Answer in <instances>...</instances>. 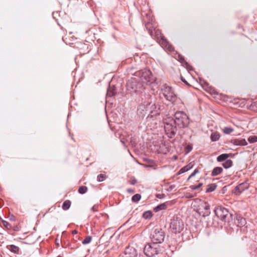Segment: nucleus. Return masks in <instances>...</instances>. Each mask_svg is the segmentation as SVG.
Returning a JSON list of instances; mask_svg holds the SVG:
<instances>
[{
	"label": "nucleus",
	"instance_id": "obj_1",
	"mask_svg": "<svg viewBox=\"0 0 257 257\" xmlns=\"http://www.w3.org/2000/svg\"><path fill=\"white\" fill-rule=\"evenodd\" d=\"M160 100V97L146 94L144 98H142V104L146 107V110L151 114V116H153L159 115L162 111Z\"/></svg>",
	"mask_w": 257,
	"mask_h": 257
},
{
	"label": "nucleus",
	"instance_id": "obj_2",
	"mask_svg": "<svg viewBox=\"0 0 257 257\" xmlns=\"http://www.w3.org/2000/svg\"><path fill=\"white\" fill-rule=\"evenodd\" d=\"M174 121L175 125L179 128H185L189 123V117L183 111H177L174 114Z\"/></svg>",
	"mask_w": 257,
	"mask_h": 257
},
{
	"label": "nucleus",
	"instance_id": "obj_3",
	"mask_svg": "<svg viewBox=\"0 0 257 257\" xmlns=\"http://www.w3.org/2000/svg\"><path fill=\"white\" fill-rule=\"evenodd\" d=\"M164 129L168 137L172 138L176 134L177 125L173 118L167 117L164 118Z\"/></svg>",
	"mask_w": 257,
	"mask_h": 257
},
{
	"label": "nucleus",
	"instance_id": "obj_4",
	"mask_svg": "<svg viewBox=\"0 0 257 257\" xmlns=\"http://www.w3.org/2000/svg\"><path fill=\"white\" fill-rule=\"evenodd\" d=\"M160 251V245L153 242L147 244L144 248V253L148 257H153L158 254Z\"/></svg>",
	"mask_w": 257,
	"mask_h": 257
},
{
	"label": "nucleus",
	"instance_id": "obj_5",
	"mask_svg": "<svg viewBox=\"0 0 257 257\" xmlns=\"http://www.w3.org/2000/svg\"><path fill=\"white\" fill-rule=\"evenodd\" d=\"M214 212L216 216L223 221L229 222L232 220V214L224 207L219 206L214 210Z\"/></svg>",
	"mask_w": 257,
	"mask_h": 257
},
{
	"label": "nucleus",
	"instance_id": "obj_6",
	"mask_svg": "<svg viewBox=\"0 0 257 257\" xmlns=\"http://www.w3.org/2000/svg\"><path fill=\"white\" fill-rule=\"evenodd\" d=\"M161 92L167 100L172 103L174 102L176 100L177 95L172 87L164 84L162 86Z\"/></svg>",
	"mask_w": 257,
	"mask_h": 257
},
{
	"label": "nucleus",
	"instance_id": "obj_7",
	"mask_svg": "<svg viewBox=\"0 0 257 257\" xmlns=\"http://www.w3.org/2000/svg\"><path fill=\"white\" fill-rule=\"evenodd\" d=\"M154 30L155 37L162 47L170 51H172L174 49L173 46L169 44L164 36L161 33V31L159 29Z\"/></svg>",
	"mask_w": 257,
	"mask_h": 257
},
{
	"label": "nucleus",
	"instance_id": "obj_8",
	"mask_svg": "<svg viewBox=\"0 0 257 257\" xmlns=\"http://www.w3.org/2000/svg\"><path fill=\"white\" fill-rule=\"evenodd\" d=\"M170 227L172 232L176 234L180 233L184 228V222L179 217H174L171 220Z\"/></svg>",
	"mask_w": 257,
	"mask_h": 257
},
{
	"label": "nucleus",
	"instance_id": "obj_9",
	"mask_svg": "<svg viewBox=\"0 0 257 257\" xmlns=\"http://www.w3.org/2000/svg\"><path fill=\"white\" fill-rule=\"evenodd\" d=\"M150 238L152 242L159 244L164 241L165 233L162 229L156 228L152 232Z\"/></svg>",
	"mask_w": 257,
	"mask_h": 257
},
{
	"label": "nucleus",
	"instance_id": "obj_10",
	"mask_svg": "<svg viewBox=\"0 0 257 257\" xmlns=\"http://www.w3.org/2000/svg\"><path fill=\"white\" fill-rule=\"evenodd\" d=\"M122 257H137L136 249L133 247L128 246L125 249Z\"/></svg>",
	"mask_w": 257,
	"mask_h": 257
},
{
	"label": "nucleus",
	"instance_id": "obj_11",
	"mask_svg": "<svg viewBox=\"0 0 257 257\" xmlns=\"http://www.w3.org/2000/svg\"><path fill=\"white\" fill-rule=\"evenodd\" d=\"M199 210L204 217L208 216L210 214V206L206 202L201 205Z\"/></svg>",
	"mask_w": 257,
	"mask_h": 257
},
{
	"label": "nucleus",
	"instance_id": "obj_12",
	"mask_svg": "<svg viewBox=\"0 0 257 257\" xmlns=\"http://www.w3.org/2000/svg\"><path fill=\"white\" fill-rule=\"evenodd\" d=\"M248 187L249 184L246 181H244L235 187V193L236 194L239 195L244 190L247 189Z\"/></svg>",
	"mask_w": 257,
	"mask_h": 257
},
{
	"label": "nucleus",
	"instance_id": "obj_13",
	"mask_svg": "<svg viewBox=\"0 0 257 257\" xmlns=\"http://www.w3.org/2000/svg\"><path fill=\"white\" fill-rule=\"evenodd\" d=\"M194 166V164L192 162H190L188 165H187L186 166L182 168L177 173V175H179L180 174H182L186 172H187L189 170H190L191 168H193Z\"/></svg>",
	"mask_w": 257,
	"mask_h": 257
},
{
	"label": "nucleus",
	"instance_id": "obj_14",
	"mask_svg": "<svg viewBox=\"0 0 257 257\" xmlns=\"http://www.w3.org/2000/svg\"><path fill=\"white\" fill-rule=\"evenodd\" d=\"M127 89L131 92L137 91V86L136 81H128L126 84Z\"/></svg>",
	"mask_w": 257,
	"mask_h": 257
},
{
	"label": "nucleus",
	"instance_id": "obj_15",
	"mask_svg": "<svg viewBox=\"0 0 257 257\" xmlns=\"http://www.w3.org/2000/svg\"><path fill=\"white\" fill-rule=\"evenodd\" d=\"M236 221L237 225L240 227L244 226L246 223L245 219L240 216H236Z\"/></svg>",
	"mask_w": 257,
	"mask_h": 257
},
{
	"label": "nucleus",
	"instance_id": "obj_16",
	"mask_svg": "<svg viewBox=\"0 0 257 257\" xmlns=\"http://www.w3.org/2000/svg\"><path fill=\"white\" fill-rule=\"evenodd\" d=\"M231 154H223L217 158V161H231L228 159V158L232 157Z\"/></svg>",
	"mask_w": 257,
	"mask_h": 257
},
{
	"label": "nucleus",
	"instance_id": "obj_17",
	"mask_svg": "<svg viewBox=\"0 0 257 257\" xmlns=\"http://www.w3.org/2000/svg\"><path fill=\"white\" fill-rule=\"evenodd\" d=\"M223 171V169L220 167H215L212 172H211V176H216L222 173Z\"/></svg>",
	"mask_w": 257,
	"mask_h": 257
},
{
	"label": "nucleus",
	"instance_id": "obj_18",
	"mask_svg": "<svg viewBox=\"0 0 257 257\" xmlns=\"http://www.w3.org/2000/svg\"><path fill=\"white\" fill-rule=\"evenodd\" d=\"M7 248L9 250H10L11 251H12L14 253H15L17 254L19 253L20 248L18 246H17L16 245H15L13 244L8 245Z\"/></svg>",
	"mask_w": 257,
	"mask_h": 257
},
{
	"label": "nucleus",
	"instance_id": "obj_19",
	"mask_svg": "<svg viewBox=\"0 0 257 257\" xmlns=\"http://www.w3.org/2000/svg\"><path fill=\"white\" fill-rule=\"evenodd\" d=\"M137 162L141 165L144 166L145 168H148V169H156L155 164L154 163L155 162H151V161L147 162V163H148L147 164H141L139 162Z\"/></svg>",
	"mask_w": 257,
	"mask_h": 257
},
{
	"label": "nucleus",
	"instance_id": "obj_20",
	"mask_svg": "<svg viewBox=\"0 0 257 257\" xmlns=\"http://www.w3.org/2000/svg\"><path fill=\"white\" fill-rule=\"evenodd\" d=\"M220 135L218 132H214L212 133L210 136V139L212 142L218 141L220 138Z\"/></svg>",
	"mask_w": 257,
	"mask_h": 257
},
{
	"label": "nucleus",
	"instance_id": "obj_21",
	"mask_svg": "<svg viewBox=\"0 0 257 257\" xmlns=\"http://www.w3.org/2000/svg\"><path fill=\"white\" fill-rule=\"evenodd\" d=\"M116 92L114 86H113L112 87L110 86L107 89V95L109 97H112L116 94Z\"/></svg>",
	"mask_w": 257,
	"mask_h": 257
},
{
	"label": "nucleus",
	"instance_id": "obj_22",
	"mask_svg": "<svg viewBox=\"0 0 257 257\" xmlns=\"http://www.w3.org/2000/svg\"><path fill=\"white\" fill-rule=\"evenodd\" d=\"M167 207V204L166 203H162L157 206H156L154 210L155 212H158L161 210H164L166 209Z\"/></svg>",
	"mask_w": 257,
	"mask_h": 257
},
{
	"label": "nucleus",
	"instance_id": "obj_23",
	"mask_svg": "<svg viewBox=\"0 0 257 257\" xmlns=\"http://www.w3.org/2000/svg\"><path fill=\"white\" fill-rule=\"evenodd\" d=\"M71 204V201L69 200H66L63 202L62 208L64 210H67L70 208Z\"/></svg>",
	"mask_w": 257,
	"mask_h": 257
},
{
	"label": "nucleus",
	"instance_id": "obj_24",
	"mask_svg": "<svg viewBox=\"0 0 257 257\" xmlns=\"http://www.w3.org/2000/svg\"><path fill=\"white\" fill-rule=\"evenodd\" d=\"M217 185L215 184H210L207 186L206 189V192H211L213 191L216 188Z\"/></svg>",
	"mask_w": 257,
	"mask_h": 257
},
{
	"label": "nucleus",
	"instance_id": "obj_25",
	"mask_svg": "<svg viewBox=\"0 0 257 257\" xmlns=\"http://www.w3.org/2000/svg\"><path fill=\"white\" fill-rule=\"evenodd\" d=\"M153 216L152 212L151 211H146L143 214V217L146 219H150Z\"/></svg>",
	"mask_w": 257,
	"mask_h": 257
},
{
	"label": "nucleus",
	"instance_id": "obj_26",
	"mask_svg": "<svg viewBox=\"0 0 257 257\" xmlns=\"http://www.w3.org/2000/svg\"><path fill=\"white\" fill-rule=\"evenodd\" d=\"M249 108L252 111H257V100L251 103Z\"/></svg>",
	"mask_w": 257,
	"mask_h": 257
},
{
	"label": "nucleus",
	"instance_id": "obj_27",
	"mask_svg": "<svg viewBox=\"0 0 257 257\" xmlns=\"http://www.w3.org/2000/svg\"><path fill=\"white\" fill-rule=\"evenodd\" d=\"M141 199V195L140 194L134 195L132 198V201L134 202H138Z\"/></svg>",
	"mask_w": 257,
	"mask_h": 257
},
{
	"label": "nucleus",
	"instance_id": "obj_28",
	"mask_svg": "<svg viewBox=\"0 0 257 257\" xmlns=\"http://www.w3.org/2000/svg\"><path fill=\"white\" fill-rule=\"evenodd\" d=\"M87 191V187L85 186H81L78 189V192L80 194H83Z\"/></svg>",
	"mask_w": 257,
	"mask_h": 257
},
{
	"label": "nucleus",
	"instance_id": "obj_29",
	"mask_svg": "<svg viewBox=\"0 0 257 257\" xmlns=\"http://www.w3.org/2000/svg\"><path fill=\"white\" fill-rule=\"evenodd\" d=\"M151 26L152 24L150 23L146 24V29L148 30L150 35L152 36L153 35V30L151 28Z\"/></svg>",
	"mask_w": 257,
	"mask_h": 257
},
{
	"label": "nucleus",
	"instance_id": "obj_30",
	"mask_svg": "<svg viewBox=\"0 0 257 257\" xmlns=\"http://www.w3.org/2000/svg\"><path fill=\"white\" fill-rule=\"evenodd\" d=\"M106 177L105 174H100L97 177V180L98 182H102L106 179Z\"/></svg>",
	"mask_w": 257,
	"mask_h": 257
},
{
	"label": "nucleus",
	"instance_id": "obj_31",
	"mask_svg": "<svg viewBox=\"0 0 257 257\" xmlns=\"http://www.w3.org/2000/svg\"><path fill=\"white\" fill-rule=\"evenodd\" d=\"M248 141L250 143H254L257 142V136H251L248 137Z\"/></svg>",
	"mask_w": 257,
	"mask_h": 257
},
{
	"label": "nucleus",
	"instance_id": "obj_32",
	"mask_svg": "<svg viewBox=\"0 0 257 257\" xmlns=\"http://www.w3.org/2000/svg\"><path fill=\"white\" fill-rule=\"evenodd\" d=\"M91 240H92V237L91 236H87L82 241V243L83 244H88L91 241Z\"/></svg>",
	"mask_w": 257,
	"mask_h": 257
},
{
	"label": "nucleus",
	"instance_id": "obj_33",
	"mask_svg": "<svg viewBox=\"0 0 257 257\" xmlns=\"http://www.w3.org/2000/svg\"><path fill=\"white\" fill-rule=\"evenodd\" d=\"M222 165L225 169H228L232 166V162H224Z\"/></svg>",
	"mask_w": 257,
	"mask_h": 257
},
{
	"label": "nucleus",
	"instance_id": "obj_34",
	"mask_svg": "<svg viewBox=\"0 0 257 257\" xmlns=\"http://www.w3.org/2000/svg\"><path fill=\"white\" fill-rule=\"evenodd\" d=\"M233 131V129L230 127H225L223 129V132L225 134H230Z\"/></svg>",
	"mask_w": 257,
	"mask_h": 257
},
{
	"label": "nucleus",
	"instance_id": "obj_35",
	"mask_svg": "<svg viewBox=\"0 0 257 257\" xmlns=\"http://www.w3.org/2000/svg\"><path fill=\"white\" fill-rule=\"evenodd\" d=\"M192 150V146L191 145H187L185 147L184 151L185 152V154H188V153L191 152Z\"/></svg>",
	"mask_w": 257,
	"mask_h": 257
},
{
	"label": "nucleus",
	"instance_id": "obj_36",
	"mask_svg": "<svg viewBox=\"0 0 257 257\" xmlns=\"http://www.w3.org/2000/svg\"><path fill=\"white\" fill-rule=\"evenodd\" d=\"M203 184L202 183H199L198 185H192L191 186V188L193 190H197L200 188Z\"/></svg>",
	"mask_w": 257,
	"mask_h": 257
},
{
	"label": "nucleus",
	"instance_id": "obj_37",
	"mask_svg": "<svg viewBox=\"0 0 257 257\" xmlns=\"http://www.w3.org/2000/svg\"><path fill=\"white\" fill-rule=\"evenodd\" d=\"M129 182L132 185H135L137 183V180L136 179V178L134 177H132L129 181Z\"/></svg>",
	"mask_w": 257,
	"mask_h": 257
},
{
	"label": "nucleus",
	"instance_id": "obj_38",
	"mask_svg": "<svg viewBox=\"0 0 257 257\" xmlns=\"http://www.w3.org/2000/svg\"><path fill=\"white\" fill-rule=\"evenodd\" d=\"M247 143L245 139L239 140V146H246Z\"/></svg>",
	"mask_w": 257,
	"mask_h": 257
},
{
	"label": "nucleus",
	"instance_id": "obj_39",
	"mask_svg": "<svg viewBox=\"0 0 257 257\" xmlns=\"http://www.w3.org/2000/svg\"><path fill=\"white\" fill-rule=\"evenodd\" d=\"M150 74H151V73L150 72H148L146 73V74H144L143 76L144 77H146V76H148L149 77V80H148V82H151L152 81V79L151 78V77L152 76H149Z\"/></svg>",
	"mask_w": 257,
	"mask_h": 257
},
{
	"label": "nucleus",
	"instance_id": "obj_40",
	"mask_svg": "<svg viewBox=\"0 0 257 257\" xmlns=\"http://www.w3.org/2000/svg\"><path fill=\"white\" fill-rule=\"evenodd\" d=\"M3 224L4 226L7 228L11 227L10 224L6 221L3 220Z\"/></svg>",
	"mask_w": 257,
	"mask_h": 257
},
{
	"label": "nucleus",
	"instance_id": "obj_41",
	"mask_svg": "<svg viewBox=\"0 0 257 257\" xmlns=\"http://www.w3.org/2000/svg\"><path fill=\"white\" fill-rule=\"evenodd\" d=\"M199 173V170L198 169H195L194 172L189 176V178H192L194 177L196 174Z\"/></svg>",
	"mask_w": 257,
	"mask_h": 257
},
{
	"label": "nucleus",
	"instance_id": "obj_42",
	"mask_svg": "<svg viewBox=\"0 0 257 257\" xmlns=\"http://www.w3.org/2000/svg\"><path fill=\"white\" fill-rule=\"evenodd\" d=\"M199 173V170L198 169H195L194 172L189 176V178H192L194 177L196 174Z\"/></svg>",
	"mask_w": 257,
	"mask_h": 257
},
{
	"label": "nucleus",
	"instance_id": "obj_43",
	"mask_svg": "<svg viewBox=\"0 0 257 257\" xmlns=\"http://www.w3.org/2000/svg\"><path fill=\"white\" fill-rule=\"evenodd\" d=\"M232 143L236 146H239V139H234L232 141Z\"/></svg>",
	"mask_w": 257,
	"mask_h": 257
},
{
	"label": "nucleus",
	"instance_id": "obj_44",
	"mask_svg": "<svg viewBox=\"0 0 257 257\" xmlns=\"http://www.w3.org/2000/svg\"><path fill=\"white\" fill-rule=\"evenodd\" d=\"M178 58L180 59V60L181 62H183V61H185L184 57L181 55H180V54L178 55Z\"/></svg>",
	"mask_w": 257,
	"mask_h": 257
},
{
	"label": "nucleus",
	"instance_id": "obj_45",
	"mask_svg": "<svg viewBox=\"0 0 257 257\" xmlns=\"http://www.w3.org/2000/svg\"><path fill=\"white\" fill-rule=\"evenodd\" d=\"M97 207H98V205H94L91 208V210H93V211H97Z\"/></svg>",
	"mask_w": 257,
	"mask_h": 257
},
{
	"label": "nucleus",
	"instance_id": "obj_46",
	"mask_svg": "<svg viewBox=\"0 0 257 257\" xmlns=\"http://www.w3.org/2000/svg\"><path fill=\"white\" fill-rule=\"evenodd\" d=\"M175 186L174 185H170L169 187L168 190L172 191L174 188Z\"/></svg>",
	"mask_w": 257,
	"mask_h": 257
},
{
	"label": "nucleus",
	"instance_id": "obj_47",
	"mask_svg": "<svg viewBox=\"0 0 257 257\" xmlns=\"http://www.w3.org/2000/svg\"><path fill=\"white\" fill-rule=\"evenodd\" d=\"M127 192L132 194L134 193V190L132 189H127Z\"/></svg>",
	"mask_w": 257,
	"mask_h": 257
},
{
	"label": "nucleus",
	"instance_id": "obj_48",
	"mask_svg": "<svg viewBox=\"0 0 257 257\" xmlns=\"http://www.w3.org/2000/svg\"><path fill=\"white\" fill-rule=\"evenodd\" d=\"M74 240L75 241V242H77L78 240L79 239V237L77 235H76L74 238H73Z\"/></svg>",
	"mask_w": 257,
	"mask_h": 257
},
{
	"label": "nucleus",
	"instance_id": "obj_49",
	"mask_svg": "<svg viewBox=\"0 0 257 257\" xmlns=\"http://www.w3.org/2000/svg\"><path fill=\"white\" fill-rule=\"evenodd\" d=\"M181 80L184 82L185 83H186V84H188V82H187V81L185 80V79L184 78H183V77H181Z\"/></svg>",
	"mask_w": 257,
	"mask_h": 257
},
{
	"label": "nucleus",
	"instance_id": "obj_50",
	"mask_svg": "<svg viewBox=\"0 0 257 257\" xmlns=\"http://www.w3.org/2000/svg\"><path fill=\"white\" fill-rule=\"evenodd\" d=\"M77 233V231L76 230H74L72 231V234L73 235L76 234Z\"/></svg>",
	"mask_w": 257,
	"mask_h": 257
},
{
	"label": "nucleus",
	"instance_id": "obj_51",
	"mask_svg": "<svg viewBox=\"0 0 257 257\" xmlns=\"http://www.w3.org/2000/svg\"><path fill=\"white\" fill-rule=\"evenodd\" d=\"M121 142H122V144H125V142L124 141H122V140H121Z\"/></svg>",
	"mask_w": 257,
	"mask_h": 257
},
{
	"label": "nucleus",
	"instance_id": "obj_52",
	"mask_svg": "<svg viewBox=\"0 0 257 257\" xmlns=\"http://www.w3.org/2000/svg\"><path fill=\"white\" fill-rule=\"evenodd\" d=\"M174 158L175 159H177V156H174Z\"/></svg>",
	"mask_w": 257,
	"mask_h": 257
},
{
	"label": "nucleus",
	"instance_id": "obj_53",
	"mask_svg": "<svg viewBox=\"0 0 257 257\" xmlns=\"http://www.w3.org/2000/svg\"><path fill=\"white\" fill-rule=\"evenodd\" d=\"M190 178H189V177L188 178V179H187V181H189V180L190 179Z\"/></svg>",
	"mask_w": 257,
	"mask_h": 257
},
{
	"label": "nucleus",
	"instance_id": "obj_54",
	"mask_svg": "<svg viewBox=\"0 0 257 257\" xmlns=\"http://www.w3.org/2000/svg\"><path fill=\"white\" fill-rule=\"evenodd\" d=\"M144 161H148V160H147V159H144Z\"/></svg>",
	"mask_w": 257,
	"mask_h": 257
},
{
	"label": "nucleus",
	"instance_id": "obj_55",
	"mask_svg": "<svg viewBox=\"0 0 257 257\" xmlns=\"http://www.w3.org/2000/svg\"><path fill=\"white\" fill-rule=\"evenodd\" d=\"M57 257H62V256H60V255H58V256H57Z\"/></svg>",
	"mask_w": 257,
	"mask_h": 257
}]
</instances>
